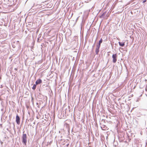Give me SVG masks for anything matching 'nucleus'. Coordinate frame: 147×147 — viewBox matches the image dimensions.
Wrapping results in <instances>:
<instances>
[{
    "label": "nucleus",
    "mask_w": 147,
    "mask_h": 147,
    "mask_svg": "<svg viewBox=\"0 0 147 147\" xmlns=\"http://www.w3.org/2000/svg\"><path fill=\"white\" fill-rule=\"evenodd\" d=\"M27 135L26 134H23L22 136V142L25 145L26 144L27 142Z\"/></svg>",
    "instance_id": "nucleus-1"
},
{
    "label": "nucleus",
    "mask_w": 147,
    "mask_h": 147,
    "mask_svg": "<svg viewBox=\"0 0 147 147\" xmlns=\"http://www.w3.org/2000/svg\"><path fill=\"white\" fill-rule=\"evenodd\" d=\"M117 55L116 54H113L112 55L113 61L114 63H115L117 61Z\"/></svg>",
    "instance_id": "nucleus-2"
},
{
    "label": "nucleus",
    "mask_w": 147,
    "mask_h": 147,
    "mask_svg": "<svg viewBox=\"0 0 147 147\" xmlns=\"http://www.w3.org/2000/svg\"><path fill=\"white\" fill-rule=\"evenodd\" d=\"M16 121L18 125H19L20 123V117L18 115H16Z\"/></svg>",
    "instance_id": "nucleus-3"
},
{
    "label": "nucleus",
    "mask_w": 147,
    "mask_h": 147,
    "mask_svg": "<svg viewBox=\"0 0 147 147\" xmlns=\"http://www.w3.org/2000/svg\"><path fill=\"white\" fill-rule=\"evenodd\" d=\"M42 82V80L40 79L37 80L36 82L35 83L37 85L40 84Z\"/></svg>",
    "instance_id": "nucleus-4"
},
{
    "label": "nucleus",
    "mask_w": 147,
    "mask_h": 147,
    "mask_svg": "<svg viewBox=\"0 0 147 147\" xmlns=\"http://www.w3.org/2000/svg\"><path fill=\"white\" fill-rule=\"evenodd\" d=\"M100 46L97 45L96 46V54H98V52L99 51V49L100 48Z\"/></svg>",
    "instance_id": "nucleus-5"
},
{
    "label": "nucleus",
    "mask_w": 147,
    "mask_h": 147,
    "mask_svg": "<svg viewBox=\"0 0 147 147\" xmlns=\"http://www.w3.org/2000/svg\"><path fill=\"white\" fill-rule=\"evenodd\" d=\"M119 44L120 46L121 47H123L125 45V42H119Z\"/></svg>",
    "instance_id": "nucleus-6"
},
{
    "label": "nucleus",
    "mask_w": 147,
    "mask_h": 147,
    "mask_svg": "<svg viewBox=\"0 0 147 147\" xmlns=\"http://www.w3.org/2000/svg\"><path fill=\"white\" fill-rule=\"evenodd\" d=\"M37 84H34L33 85V87L32 88L33 90H35L36 88V85Z\"/></svg>",
    "instance_id": "nucleus-7"
},
{
    "label": "nucleus",
    "mask_w": 147,
    "mask_h": 147,
    "mask_svg": "<svg viewBox=\"0 0 147 147\" xmlns=\"http://www.w3.org/2000/svg\"><path fill=\"white\" fill-rule=\"evenodd\" d=\"M102 40H103L102 38H101L100 40L99 41V45H98V46H100V44L102 43Z\"/></svg>",
    "instance_id": "nucleus-8"
},
{
    "label": "nucleus",
    "mask_w": 147,
    "mask_h": 147,
    "mask_svg": "<svg viewBox=\"0 0 147 147\" xmlns=\"http://www.w3.org/2000/svg\"><path fill=\"white\" fill-rule=\"evenodd\" d=\"M105 13H103L101 16H100V18H102L105 15Z\"/></svg>",
    "instance_id": "nucleus-9"
},
{
    "label": "nucleus",
    "mask_w": 147,
    "mask_h": 147,
    "mask_svg": "<svg viewBox=\"0 0 147 147\" xmlns=\"http://www.w3.org/2000/svg\"><path fill=\"white\" fill-rule=\"evenodd\" d=\"M146 1V0H145L143 1V3H144Z\"/></svg>",
    "instance_id": "nucleus-10"
},
{
    "label": "nucleus",
    "mask_w": 147,
    "mask_h": 147,
    "mask_svg": "<svg viewBox=\"0 0 147 147\" xmlns=\"http://www.w3.org/2000/svg\"><path fill=\"white\" fill-rule=\"evenodd\" d=\"M15 69L16 70H17V68H15Z\"/></svg>",
    "instance_id": "nucleus-11"
}]
</instances>
